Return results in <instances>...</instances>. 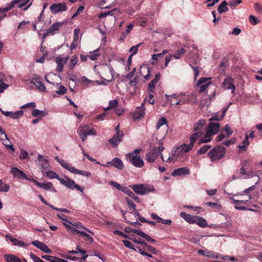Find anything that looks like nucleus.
Instances as JSON below:
<instances>
[{
    "mask_svg": "<svg viewBox=\"0 0 262 262\" xmlns=\"http://www.w3.org/2000/svg\"><path fill=\"white\" fill-rule=\"evenodd\" d=\"M124 193L133 198L136 202H140V199L136 195L135 193L131 191L128 187H126L125 189L123 191Z\"/></svg>",
    "mask_w": 262,
    "mask_h": 262,
    "instance_id": "nucleus-34",
    "label": "nucleus"
},
{
    "mask_svg": "<svg viewBox=\"0 0 262 262\" xmlns=\"http://www.w3.org/2000/svg\"><path fill=\"white\" fill-rule=\"evenodd\" d=\"M122 242L123 243L124 246L126 247H127V248H128L129 249L134 250L135 251H137V249L134 247L133 244L132 243H130L129 241L123 240L122 241Z\"/></svg>",
    "mask_w": 262,
    "mask_h": 262,
    "instance_id": "nucleus-57",
    "label": "nucleus"
},
{
    "mask_svg": "<svg viewBox=\"0 0 262 262\" xmlns=\"http://www.w3.org/2000/svg\"><path fill=\"white\" fill-rule=\"evenodd\" d=\"M59 163L63 167H64L65 169L68 170L69 171L72 173L74 169V167L71 165L69 163H68L66 161L62 159L59 160Z\"/></svg>",
    "mask_w": 262,
    "mask_h": 262,
    "instance_id": "nucleus-36",
    "label": "nucleus"
},
{
    "mask_svg": "<svg viewBox=\"0 0 262 262\" xmlns=\"http://www.w3.org/2000/svg\"><path fill=\"white\" fill-rule=\"evenodd\" d=\"M211 147L210 145H205L198 151L197 153L199 155L204 154L206 153Z\"/></svg>",
    "mask_w": 262,
    "mask_h": 262,
    "instance_id": "nucleus-56",
    "label": "nucleus"
},
{
    "mask_svg": "<svg viewBox=\"0 0 262 262\" xmlns=\"http://www.w3.org/2000/svg\"><path fill=\"white\" fill-rule=\"evenodd\" d=\"M186 52L185 49L182 48L178 50L173 55H171V57H173L175 59H178L181 56L184 55Z\"/></svg>",
    "mask_w": 262,
    "mask_h": 262,
    "instance_id": "nucleus-47",
    "label": "nucleus"
},
{
    "mask_svg": "<svg viewBox=\"0 0 262 262\" xmlns=\"http://www.w3.org/2000/svg\"><path fill=\"white\" fill-rule=\"evenodd\" d=\"M46 190H51L54 192H56V189L53 187L52 183L50 182H45L44 183H41L40 187Z\"/></svg>",
    "mask_w": 262,
    "mask_h": 262,
    "instance_id": "nucleus-28",
    "label": "nucleus"
},
{
    "mask_svg": "<svg viewBox=\"0 0 262 262\" xmlns=\"http://www.w3.org/2000/svg\"><path fill=\"white\" fill-rule=\"evenodd\" d=\"M32 115L34 117H37L39 115L43 116L44 115V113L42 111H40L37 109H33L32 111Z\"/></svg>",
    "mask_w": 262,
    "mask_h": 262,
    "instance_id": "nucleus-62",
    "label": "nucleus"
},
{
    "mask_svg": "<svg viewBox=\"0 0 262 262\" xmlns=\"http://www.w3.org/2000/svg\"><path fill=\"white\" fill-rule=\"evenodd\" d=\"M18 4V8H21L27 5L24 10H26L31 5V0H13L9 4H7L6 6L3 8H0V13H4L8 11L9 10L14 7L15 5Z\"/></svg>",
    "mask_w": 262,
    "mask_h": 262,
    "instance_id": "nucleus-4",
    "label": "nucleus"
},
{
    "mask_svg": "<svg viewBox=\"0 0 262 262\" xmlns=\"http://www.w3.org/2000/svg\"><path fill=\"white\" fill-rule=\"evenodd\" d=\"M68 57L62 58L57 57L55 59V61L57 64L56 71L61 72L63 71L64 64L67 63Z\"/></svg>",
    "mask_w": 262,
    "mask_h": 262,
    "instance_id": "nucleus-16",
    "label": "nucleus"
},
{
    "mask_svg": "<svg viewBox=\"0 0 262 262\" xmlns=\"http://www.w3.org/2000/svg\"><path fill=\"white\" fill-rule=\"evenodd\" d=\"M134 242L141 244L143 247L142 249L147 250L148 252H151L153 254H156L158 253V251L152 246L148 245L147 243L143 241L134 240Z\"/></svg>",
    "mask_w": 262,
    "mask_h": 262,
    "instance_id": "nucleus-22",
    "label": "nucleus"
},
{
    "mask_svg": "<svg viewBox=\"0 0 262 262\" xmlns=\"http://www.w3.org/2000/svg\"><path fill=\"white\" fill-rule=\"evenodd\" d=\"M72 173H74V174H80V175L84 176H85L87 177H90L91 176V173L89 172H88L86 171L79 170L75 168H74Z\"/></svg>",
    "mask_w": 262,
    "mask_h": 262,
    "instance_id": "nucleus-49",
    "label": "nucleus"
},
{
    "mask_svg": "<svg viewBox=\"0 0 262 262\" xmlns=\"http://www.w3.org/2000/svg\"><path fill=\"white\" fill-rule=\"evenodd\" d=\"M124 231L126 233L133 232V233L137 234L139 236H140V235L142 232L139 230L133 228L129 226L125 227Z\"/></svg>",
    "mask_w": 262,
    "mask_h": 262,
    "instance_id": "nucleus-48",
    "label": "nucleus"
},
{
    "mask_svg": "<svg viewBox=\"0 0 262 262\" xmlns=\"http://www.w3.org/2000/svg\"><path fill=\"white\" fill-rule=\"evenodd\" d=\"M223 85L227 90H231L232 93H233L235 90L234 80L231 77H228L225 79L223 83Z\"/></svg>",
    "mask_w": 262,
    "mask_h": 262,
    "instance_id": "nucleus-23",
    "label": "nucleus"
},
{
    "mask_svg": "<svg viewBox=\"0 0 262 262\" xmlns=\"http://www.w3.org/2000/svg\"><path fill=\"white\" fill-rule=\"evenodd\" d=\"M118 104V102L117 100L115 99L113 100H111L109 102V105L106 108H104V110H109L111 108H115L117 106Z\"/></svg>",
    "mask_w": 262,
    "mask_h": 262,
    "instance_id": "nucleus-55",
    "label": "nucleus"
},
{
    "mask_svg": "<svg viewBox=\"0 0 262 262\" xmlns=\"http://www.w3.org/2000/svg\"><path fill=\"white\" fill-rule=\"evenodd\" d=\"M124 136L123 132H118L108 140V142L114 147H116L122 141V138Z\"/></svg>",
    "mask_w": 262,
    "mask_h": 262,
    "instance_id": "nucleus-12",
    "label": "nucleus"
},
{
    "mask_svg": "<svg viewBox=\"0 0 262 262\" xmlns=\"http://www.w3.org/2000/svg\"><path fill=\"white\" fill-rule=\"evenodd\" d=\"M98 51L99 49H96L93 52H90V54L88 55V57L92 60H95L97 59L98 57L100 55V54L98 53Z\"/></svg>",
    "mask_w": 262,
    "mask_h": 262,
    "instance_id": "nucleus-42",
    "label": "nucleus"
},
{
    "mask_svg": "<svg viewBox=\"0 0 262 262\" xmlns=\"http://www.w3.org/2000/svg\"><path fill=\"white\" fill-rule=\"evenodd\" d=\"M140 236L142 237L143 238L145 239L147 242L151 243H155L156 241L155 239H154L153 238H152L151 237H150L148 234H146L143 231L142 232Z\"/></svg>",
    "mask_w": 262,
    "mask_h": 262,
    "instance_id": "nucleus-54",
    "label": "nucleus"
},
{
    "mask_svg": "<svg viewBox=\"0 0 262 262\" xmlns=\"http://www.w3.org/2000/svg\"><path fill=\"white\" fill-rule=\"evenodd\" d=\"M31 244L46 253H51L52 252L48 246L42 242L36 240L32 242Z\"/></svg>",
    "mask_w": 262,
    "mask_h": 262,
    "instance_id": "nucleus-19",
    "label": "nucleus"
},
{
    "mask_svg": "<svg viewBox=\"0 0 262 262\" xmlns=\"http://www.w3.org/2000/svg\"><path fill=\"white\" fill-rule=\"evenodd\" d=\"M167 120H166V118H164V117H162L161 118H160L157 124H156V128H157V134H158L160 131V128L161 126L164 125H166V127L168 126V125H167Z\"/></svg>",
    "mask_w": 262,
    "mask_h": 262,
    "instance_id": "nucleus-35",
    "label": "nucleus"
},
{
    "mask_svg": "<svg viewBox=\"0 0 262 262\" xmlns=\"http://www.w3.org/2000/svg\"><path fill=\"white\" fill-rule=\"evenodd\" d=\"M232 200L233 204L234 205V207L237 209L240 210H245L248 209L250 211H254L252 209H247V208L245 206V205H248L249 201L247 200H237L234 199H231Z\"/></svg>",
    "mask_w": 262,
    "mask_h": 262,
    "instance_id": "nucleus-10",
    "label": "nucleus"
},
{
    "mask_svg": "<svg viewBox=\"0 0 262 262\" xmlns=\"http://www.w3.org/2000/svg\"><path fill=\"white\" fill-rule=\"evenodd\" d=\"M10 186L6 184L2 180H0V192H7L9 191Z\"/></svg>",
    "mask_w": 262,
    "mask_h": 262,
    "instance_id": "nucleus-38",
    "label": "nucleus"
},
{
    "mask_svg": "<svg viewBox=\"0 0 262 262\" xmlns=\"http://www.w3.org/2000/svg\"><path fill=\"white\" fill-rule=\"evenodd\" d=\"M193 145L191 143L189 144H183L179 147H178L174 151V153L172 154L167 160L168 162L174 161L177 160L179 155H183L184 153L187 152L191 150Z\"/></svg>",
    "mask_w": 262,
    "mask_h": 262,
    "instance_id": "nucleus-5",
    "label": "nucleus"
},
{
    "mask_svg": "<svg viewBox=\"0 0 262 262\" xmlns=\"http://www.w3.org/2000/svg\"><path fill=\"white\" fill-rule=\"evenodd\" d=\"M190 170L187 167H182L176 169L172 173L173 176H181L182 174H189Z\"/></svg>",
    "mask_w": 262,
    "mask_h": 262,
    "instance_id": "nucleus-25",
    "label": "nucleus"
},
{
    "mask_svg": "<svg viewBox=\"0 0 262 262\" xmlns=\"http://www.w3.org/2000/svg\"><path fill=\"white\" fill-rule=\"evenodd\" d=\"M46 176L50 179H56L59 181L61 178L58 175L52 170L48 171L46 172Z\"/></svg>",
    "mask_w": 262,
    "mask_h": 262,
    "instance_id": "nucleus-45",
    "label": "nucleus"
},
{
    "mask_svg": "<svg viewBox=\"0 0 262 262\" xmlns=\"http://www.w3.org/2000/svg\"><path fill=\"white\" fill-rule=\"evenodd\" d=\"M206 206H209L211 208L221 209L222 208V206L220 204L217 203H212L211 202H208L205 203Z\"/></svg>",
    "mask_w": 262,
    "mask_h": 262,
    "instance_id": "nucleus-51",
    "label": "nucleus"
},
{
    "mask_svg": "<svg viewBox=\"0 0 262 262\" xmlns=\"http://www.w3.org/2000/svg\"><path fill=\"white\" fill-rule=\"evenodd\" d=\"M180 216L189 224H194L195 222H196L195 221L196 215H192L185 212H181L180 213Z\"/></svg>",
    "mask_w": 262,
    "mask_h": 262,
    "instance_id": "nucleus-24",
    "label": "nucleus"
},
{
    "mask_svg": "<svg viewBox=\"0 0 262 262\" xmlns=\"http://www.w3.org/2000/svg\"><path fill=\"white\" fill-rule=\"evenodd\" d=\"M227 111V108L223 110V112L222 113L221 115L220 116L219 113H215L213 117L210 118L209 119L210 121H219L223 119L224 117L225 116L226 113Z\"/></svg>",
    "mask_w": 262,
    "mask_h": 262,
    "instance_id": "nucleus-31",
    "label": "nucleus"
},
{
    "mask_svg": "<svg viewBox=\"0 0 262 262\" xmlns=\"http://www.w3.org/2000/svg\"><path fill=\"white\" fill-rule=\"evenodd\" d=\"M53 77H56L55 74H48L45 75V78L47 82L54 85L55 83L53 81Z\"/></svg>",
    "mask_w": 262,
    "mask_h": 262,
    "instance_id": "nucleus-52",
    "label": "nucleus"
},
{
    "mask_svg": "<svg viewBox=\"0 0 262 262\" xmlns=\"http://www.w3.org/2000/svg\"><path fill=\"white\" fill-rule=\"evenodd\" d=\"M254 8L258 14L262 15V6L256 3L254 5Z\"/></svg>",
    "mask_w": 262,
    "mask_h": 262,
    "instance_id": "nucleus-64",
    "label": "nucleus"
},
{
    "mask_svg": "<svg viewBox=\"0 0 262 262\" xmlns=\"http://www.w3.org/2000/svg\"><path fill=\"white\" fill-rule=\"evenodd\" d=\"M24 112L21 110L16 111L15 112H12L11 118L12 119H18L20 117L23 116Z\"/></svg>",
    "mask_w": 262,
    "mask_h": 262,
    "instance_id": "nucleus-53",
    "label": "nucleus"
},
{
    "mask_svg": "<svg viewBox=\"0 0 262 262\" xmlns=\"http://www.w3.org/2000/svg\"><path fill=\"white\" fill-rule=\"evenodd\" d=\"M78 233L80 234L82 237H85V240H87L91 243L93 242L94 239L93 237L87 233L82 231L79 230V231H78Z\"/></svg>",
    "mask_w": 262,
    "mask_h": 262,
    "instance_id": "nucleus-46",
    "label": "nucleus"
},
{
    "mask_svg": "<svg viewBox=\"0 0 262 262\" xmlns=\"http://www.w3.org/2000/svg\"><path fill=\"white\" fill-rule=\"evenodd\" d=\"M227 5L228 4L226 1L223 2L217 8L219 13H222L226 12L228 10Z\"/></svg>",
    "mask_w": 262,
    "mask_h": 262,
    "instance_id": "nucleus-41",
    "label": "nucleus"
},
{
    "mask_svg": "<svg viewBox=\"0 0 262 262\" xmlns=\"http://www.w3.org/2000/svg\"><path fill=\"white\" fill-rule=\"evenodd\" d=\"M250 143L248 140V136L247 135H246L244 140L242 143V144H240L238 146V148L243 150V151H246L248 146L249 145Z\"/></svg>",
    "mask_w": 262,
    "mask_h": 262,
    "instance_id": "nucleus-39",
    "label": "nucleus"
},
{
    "mask_svg": "<svg viewBox=\"0 0 262 262\" xmlns=\"http://www.w3.org/2000/svg\"><path fill=\"white\" fill-rule=\"evenodd\" d=\"M226 152V148L223 146L219 145L211 149L208 155L211 159V161L214 162L223 158L225 156Z\"/></svg>",
    "mask_w": 262,
    "mask_h": 262,
    "instance_id": "nucleus-3",
    "label": "nucleus"
},
{
    "mask_svg": "<svg viewBox=\"0 0 262 262\" xmlns=\"http://www.w3.org/2000/svg\"><path fill=\"white\" fill-rule=\"evenodd\" d=\"M166 133L162 137H159V139L157 143H155L154 147L152 149L146 154L145 159L149 163H154L156 159L159 157L161 156L163 161H165L163 155L161 152L164 149L163 146L162 140L164 139ZM167 161V160H166Z\"/></svg>",
    "mask_w": 262,
    "mask_h": 262,
    "instance_id": "nucleus-1",
    "label": "nucleus"
},
{
    "mask_svg": "<svg viewBox=\"0 0 262 262\" xmlns=\"http://www.w3.org/2000/svg\"><path fill=\"white\" fill-rule=\"evenodd\" d=\"M78 62V58L76 56L71 57L69 64V67L71 69H73Z\"/></svg>",
    "mask_w": 262,
    "mask_h": 262,
    "instance_id": "nucleus-50",
    "label": "nucleus"
},
{
    "mask_svg": "<svg viewBox=\"0 0 262 262\" xmlns=\"http://www.w3.org/2000/svg\"><path fill=\"white\" fill-rule=\"evenodd\" d=\"M59 182L61 184L66 186L70 189H73L76 188L81 192H83V189L79 185L76 184L74 180L70 179L68 177L61 178V179L59 180Z\"/></svg>",
    "mask_w": 262,
    "mask_h": 262,
    "instance_id": "nucleus-7",
    "label": "nucleus"
},
{
    "mask_svg": "<svg viewBox=\"0 0 262 262\" xmlns=\"http://www.w3.org/2000/svg\"><path fill=\"white\" fill-rule=\"evenodd\" d=\"M28 156V153L27 150H26L24 149H20L19 158L21 160H24V159H26L27 158Z\"/></svg>",
    "mask_w": 262,
    "mask_h": 262,
    "instance_id": "nucleus-63",
    "label": "nucleus"
},
{
    "mask_svg": "<svg viewBox=\"0 0 262 262\" xmlns=\"http://www.w3.org/2000/svg\"><path fill=\"white\" fill-rule=\"evenodd\" d=\"M4 258L7 262H21V260L17 256L12 254H5Z\"/></svg>",
    "mask_w": 262,
    "mask_h": 262,
    "instance_id": "nucleus-30",
    "label": "nucleus"
},
{
    "mask_svg": "<svg viewBox=\"0 0 262 262\" xmlns=\"http://www.w3.org/2000/svg\"><path fill=\"white\" fill-rule=\"evenodd\" d=\"M73 225L74 227H76L77 228H78V229H81V228H82V229H83L85 231H87V232H89V233H91L92 235H93V234H94V233H93L92 231H90V230H89V229H88V228L85 227H83V226L82 225V224H81V223H76L75 224H73Z\"/></svg>",
    "mask_w": 262,
    "mask_h": 262,
    "instance_id": "nucleus-58",
    "label": "nucleus"
},
{
    "mask_svg": "<svg viewBox=\"0 0 262 262\" xmlns=\"http://www.w3.org/2000/svg\"><path fill=\"white\" fill-rule=\"evenodd\" d=\"M126 201L129 209L135 210L136 205L130 199L127 198H126Z\"/></svg>",
    "mask_w": 262,
    "mask_h": 262,
    "instance_id": "nucleus-61",
    "label": "nucleus"
},
{
    "mask_svg": "<svg viewBox=\"0 0 262 262\" xmlns=\"http://www.w3.org/2000/svg\"><path fill=\"white\" fill-rule=\"evenodd\" d=\"M66 223H63L64 226L67 228V229L69 230L72 234H74L75 233H77L79 231V230L75 228L74 226L71 225V222H69L68 220H66Z\"/></svg>",
    "mask_w": 262,
    "mask_h": 262,
    "instance_id": "nucleus-37",
    "label": "nucleus"
},
{
    "mask_svg": "<svg viewBox=\"0 0 262 262\" xmlns=\"http://www.w3.org/2000/svg\"><path fill=\"white\" fill-rule=\"evenodd\" d=\"M206 122L205 119H201L198 120L194 124L193 126V131L196 133H199L203 135V127L205 125Z\"/></svg>",
    "mask_w": 262,
    "mask_h": 262,
    "instance_id": "nucleus-17",
    "label": "nucleus"
},
{
    "mask_svg": "<svg viewBox=\"0 0 262 262\" xmlns=\"http://www.w3.org/2000/svg\"><path fill=\"white\" fill-rule=\"evenodd\" d=\"M129 187L136 193L140 195H144L154 190L153 186L147 184H134L129 186Z\"/></svg>",
    "mask_w": 262,
    "mask_h": 262,
    "instance_id": "nucleus-6",
    "label": "nucleus"
},
{
    "mask_svg": "<svg viewBox=\"0 0 262 262\" xmlns=\"http://www.w3.org/2000/svg\"><path fill=\"white\" fill-rule=\"evenodd\" d=\"M141 150V148L136 149L133 152L126 155L127 161L131 163L134 166L137 168H141L144 164V161L139 155V153Z\"/></svg>",
    "mask_w": 262,
    "mask_h": 262,
    "instance_id": "nucleus-2",
    "label": "nucleus"
},
{
    "mask_svg": "<svg viewBox=\"0 0 262 262\" xmlns=\"http://www.w3.org/2000/svg\"><path fill=\"white\" fill-rule=\"evenodd\" d=\"M211 78H206L205 77H201L198 80L196 83V86H200V90H199L200 93H203L205 92L209 85L212 84V82L209 81V80Z\"/></svg>",
    "mask_w": 262,
    "mask_h": 262,
    "instance_id": "nucleus-9",
    "label": "nucleus"
},
{
    "mask_svg": "<svg viewBox=\"0 0 262 262\" xmlns=\"http://www.w3.org/2000/svg\"><path fill=\"white\" fill-rule=\"evenodd\" d=\"M109 184L111 186L114 187V188H116L117 189L121 191L122 192L124 191V190L125 189L126 186H121L119 183L115 182V181H110Z\"/></svg>",
    "mask_w": 262,
    "mask_h": 262,
    "instance_id": "nucleus-40",
    "label": "nucleus"
},
{
    "mask_svg": "<svg viewBox=\"0 0 262 262\" xmlns=\"http://www.w3.org/2000/svg\"><path fill=\"white\" fill-rule=\"evenodd\" d=\"M79 134L82 141H84L88 136L96 135V132L94 128H90L88 126L84 125L79 129Z\"/></svg>",
    "mask_w": 262,
    "mask_h": 262,
    "instance_id": "nucleus-8",
    "label": "nucleus"
},
{
    "mask_svg": "<svg viewBox=\"0 0 262 262\" xmlns=\"http://www.w3.org/2000/svg\"><path fill=\"white\" fill-rule=\"evenodd\" d=\"M182 95H184L182 93L179 95L173 94L172 95H166L165 96L167 97V100L169 101L171 104L175 103L177 101L179 97H181Z\"/></svg>",
    "mask_w": 262,
    "mask_h": 262,
    "instance_id": "nucleus-33",
    "label": "nucleus"
},
{
    "mask_svg": "<svg viewBox=\"0 0 262 262\" xmlns=\"http://www.w3.org/2000/svg\"><path fill=\"white\" fill-rule=\"evenodd\" d=\"M38 160L40 162V165L42 168V171L43 172L44 170H46L49 166L48 161L46 159H43L41 155H39L38 156Z\"/></svg>",
    "mask_w": 262,
    "mask_h": 262,
    "instance_id": "nucleus-27",
    "label": "nucleus"
},
{
    "mask_svg": "<svg viewBox=\"0 0 262 262\" xmlns=\"http://www.w3.org/2000/svg\"><path fill=\"white\" fill-rule=\"evenodd\" d=\"M66 9L67 7L65 4L59 3L54 4L50 7V10L54 14L64 11Z\"/></svg>",
    "mask_w": 262,
    "mask_h": 262,
    "instance_id": "nucleus-21",
    "label": "nucleus"
},
{
    "mask_svg": "<svg viewBox=\"0 0 262 262\" xmlns=\"http://www.w3.org/2000/svg\"><path fill=\"white\" fill-rule=\"evenodd\" d=\"M157 82H158L153 79L148 84V90L150 92H153L155 88V85Z\"/></svg>",
    "mask_w": 262,
    "mask_h": 262,
    "instance_id": "nucleus-60",
    "label": "nucleus"
},
{
    "mask_svg": "<svg viewBox=\"0 0 262 262\" xmlns=\"http://www.w3.org/2000/svg\"><path fill=\"white\" fill-rule=\"evenodd\" d=\"M202 135L200 134L199 133H196L194 132V133L191 135L190 138V143L194 145V143L196 141L201 137H202Z\"/></svg>",
    "mask_w": 262,
    "mask_h": 262,
    "instance_id": "nucleus-44",
    "label": "nucleus"
},
{
    "mask_svg": "<svg viewBox=\"0 0 262 262\" xmlns=\"http://www.w3.org/2000/svg\"><path fill=\"white\" fill-rule=\"evenodd\" d=\"M76 251H77V253H81L82 254L84 255L81 257V259H82V260H85L86 259V258L88 257V255H85V254L86 253V251L81 249L80 248L79 246H77V247L76 248Z\"/></svg>",
    "mask_w": 262,
    "mask_h": 262,
    "instance_id": "nucleus-59",
    "label": "nucleus"
},
{
    "mask_svg": "<svg viewBox=\"0 0 262 262\" xmlns=\"http://www.w3.org/2000/svg\"><path fill=\"white\" fill-rule=\"evenodd\" d=\"M62 23H55L53 24L43 34V37H46L50 35H54L59 30V27L62 25Z\"/></svg>",
    "mask_w": 262,
    "mask_h": 262,
    "instance_id": "nucleus-14",
    "label": "nucleus"
},
{
    "mask_svg": "<svg viewBox=\"0 0 262 262\" xmlns=\"http://www.w3.org/2000/svg\"><path fill=\"white\" fill-rule=\"evenodd\" d=\"M141 44H142L141 43H138L136 46H134L132 47L129 49V52L131 53V55L129 56V59L130 58H132L133 55H134L137 53L138 51V48L141 45Z\"/></svg>",
    "mask_w": 262,
    "mask_h": 262,
    "instance_id": "nucleus-43",
    "label": "nucleus"
},
{
    "mask_svg": "<svg viewBox=\"0 0 262 262\" xmlns=\"http://www.w3.org/2000/svg\"><path fill=\"white\" fill-rule=\"evenodd\" d=\"M111 165L119 170L124 168V164L121 159L118 158H114L111 161L107 162L106 166Z\"/></svg>",
    "mask_w": 262,
    "mask_h": 262,
    "instance_id": "nucleus-18",
    "label": "nucleus"
},
{
    "mask_svg": "<svg viewBox=\"0 0 262 262\" xmlns=\"http://www.w3.org/2000/svg\"><path fill=\"white\" fill-rule=\"evenodd\" d=\"M220 128V125L219 123L211 122L208 124L206 129L210 132L212 136L218 133Z\"/></svg>",
    "mask_w": 262,
    "mask_h": 262,
    "instance_id": "nucleus-20",
    "label": "nucleus"
},
{
    "mask_svg": "<svg viewBox=\"0 0 262 262\" xmlns=\"http://www.w3.org/2000/svg\"><path fill=\"white\" fill-rule=\"evenodd\" d=\"M10 172L14 178L30 180V179L27 178L26 174L23 171L16 167H12L11 169Z\"/></svg>",
    "mask_w": 262,
    "mask_h": 262,
    "instance_id": "nucleus-15",
    "label": "nucleus"
},
{
    "mask_svg": "<svg viewBox=\"0 0 262 262\" xmlns=\"http://www.w3.org/2000/svg\"><path fill=\"white\" fill-rule=\"evenodd\" d=\"M119 10L114 9L111 11H109L105 12H101L99 14L98 16H106L107 15H109L110 16H114L115 15H118L119 14Z\"/></svg>",
    "mask_w": 262,
    "mask_h": 262,
    "instance_id": "nucleus-32",
    "label": "nucleus"
},
{
    "mask_svg": "<svg viewBox=\"0 0 262 262\" xmlns=\"http://www.w3.org/2000/svg\"><path fill=\"white\" fill-rule=\"evenodd\" d=\"M212 135L210 134L207 129L206 130V134L205 136L200 139L199 144H200L203 143H207L212 140Z\"/></svg>",
    "mask_w": 262,
    "mask_h": 262,
    "instance_id": "nucleus-29",
    "label": "nucleus"
},
{
    "mask_svg": "<svg viewBox=\"0 0 262 262\" xmlns=\"http://www.w3.org/2000/svg\"><path fill=\"white\" fill-rule=\"evenodd\" d=\"M31 82L33 83L40 92H45L46 91V88L41 81L40 77L33 78Z\"/></svg>",
    "mask_w": 262,
    "mask_h": 262,
    "instance_id": "nucleus-13",
    "label": "nucleus"
},
{
    "mask_svg": "<svg viewBox=\"0 0 262 262\" xmlns=\"http://www.w3.org/2000/svg\"><path fill=\"white\" fill-rule=\"evenodd\" d=\"M194 224H197L200 227L202 228H205L208 226V223L207 221L203 217L196 215V218L195 219Z\"/></svg>",
    "mask_w": 262,
    "mask_h": 262,
    "instance_id": "nucleus-26",
    "label": "nucleus"
},
{
    "mask_svg": "<svg viewBox=\"0 0 262 262\" xmlns=\"http://www.w3.org/2000/svg\"><path fill=\"white\" fill-rule=\"evenodd\" d=\"M146 100V98H145L144 102L141 104L140 107H137L133 114V118L134 120L140 119L145 114V108L144 105Z\"/></svg>",
    "mask_w": 262,
    "mask_h": 262,
    "instance_id": "nucleus-11",
    "label": "nucleus"
}]
</instances>
